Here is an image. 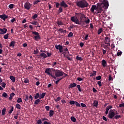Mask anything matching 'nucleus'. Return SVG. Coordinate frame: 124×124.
<instances>
[{
    "mask_svg": "<svg viewBox=\"0 0 124 124\" xmlns=\"http://www.w3.org/2000/svg\"><path fill=\"white\" fill-rule=\"evenodd\" d=\"M80 105L82 107H87V106L86 105V104L84 103H81Z\"/></svg>",
    "mask_w": 124,
    "mask_h": 124,
    "instance_id": "obj_57",
    "label": "nucleus"
},
{
    "mask_svg": "<svg viewBox=\"0 0 124 124\" xmlns=\"http://www.w3.org/2000/svg\"><path fill=\"white\" fill-rule=\"evenodd\" d=\"M31 24H32V25H37V22L32 21V22H31Z\"/></svg>",
    "mask_w": 124,
    "mask_h": 124,
    "instance_id": "obj_53",
    "label": "nucleus"
},
{
    "mask_svg": "<svg viewBox=\"0 0 124 124\" xmlns=\"http://www.w3.org/2000/svg\"><path fill=\"white\" fill-rule=\"evenodd\" d=\"M59 31H60V32H62V33H66V30H62V29H60L59 30Z\"/></svg>",
    "mask_w": 124,
    "mask_h": 124,
    "instance_id": "obj_28",
    "label": "nucleus"
},
{
    "mask_svg": "<svg viewBox=\"0 0 124 124\" xmlns=\"http://www.w3.org/2000/svg\"><path fill=\"white\" fill-rule=\"evenodd\" d=\"M16 108H17V109H21V105L19 104H16Z\"/></svg>",
    "mask_w": 124,
    "mask_h": 124,
    "instance_id": "obj_35",
    "label": "nucleus"
},
{
    "mask_svg": "<svg viewBox=\"0 0 124 124\" xmlns=\"http://www.w3.org/2000/svg\"><path fill=\"white\" fill-rule=\"evenodd\" d=\"M56 8H59V7L60 5H61V3H59V2H55Z\"/></svg>",
    "mask_w": 124,
    "mask_h": 124,
    "instance_id": "obj_44",
    "label": "nucleus"
},
{
    "mask_svg": "<svg viewBox=\"0 0 124 124\" xmlns=\"http://www.w3.org/2000/svg\"><path fill=\"white\" fill-rule=\"evenodd\" d=\"M58 11L59 13H61V12L62 11V7H60Z\"/></svg>",
    "mask_w": 124,
    "mask_h": 124,
    "instance_id": "obj_48",
    "label": "nucleus"
},
{
    "mask_svg": "<svg viewBox=\"0 0 124 124\" xmlns=\"http://www.w3.org/2000/svg\"><path fill=\"white\" fill-rule=\"evenodd\" d=\"M77 85V84H76V83L74 82L69 85V89H70V88L72 89V88H75V87H76Z\"/></svg>",
    "mask_w": 124,
    "mask_h": 124,
    "instance_id": "obj_15",
    "label": "nucleus"
},
{
    "mask_svg": "<svg viewBox=\"0 0 124 124\" xmlns=\"http://www.w3.org/2000/svg\"><path fill=\"white\" fill-rule=\"evenodd\" d=\"M71 20L72 22L75 23V24H77L78 25H81V23L79 22V20L75 16H72L71 17Z\"/></svg>",
    "mask_w": 124,
    "mask_h": 124,
    "instance_id": "obj_5",
    "label": "nucleus"
},
{
    "mask_svg": "<svg viewBox=\"0 0 124 124\" xmlns=\"http://www.w3.org/2000/svg\"><path fill=\"white\" fill-rule=\"evenodd\" d=\"M15 45V42L14 41H12L10 44V47H14Z\"/></svg>",
    "mask_w": 124,
    "mask_h": 124,
    "instance_id": "obj_31",
    "label": "nucleus"
},
{
    "mask_svg": "<svg viewBox=\"0 0 124 124\" xmlns=\"http://www.w3.org/2000/svg\"><path fill=\"white\" fill-rule=\"evenodd\" d=\"M0 19H2L3 21H5V19H7L8 18V16L5 15H0Z\"/></svg>",
    "mask_w": 124,
    "mask_h": 124,
    "instance_id": "obj_13",
    "label": "nucleus"
},
{
    "mask_svg": "<svg viewBox=\"0 0 124 124\" xmlns=\"http://www.w3.org/2000/svg\"><path fill=\"white\" fill-rule=\"evenodd\" d=\"M98 105V102L96 100H94L93 103V106H94V107H97Z\"/></svg>",
    "mask_w": 124,
    "mask_h": 124,
    "instance_id": "obj_20",
    "label": "nucleus"
},
{
    "mask_svg": "<svg viewBox=\"0 0 124 124\" xmlns=\"http://www.w3.org/2000/svg\"><path fill=\"white\" fill-rule=\"evenodd\" d=\"M71 36H73V33H72V32H70L68 35V37H71Z\"/></svg>",
    "mask_w": 124,
    "mask_h": 124,
    "instance_id": "obj_43",
    "label": "nucleus"
},
{
    "mask_svg": "<svg viewBox=\"0 0 124 124\" xmlns=\"http://www.w3.org/2000/svg\"><path fill=\"white\" fill-rule=\"evenodd\" d=\"M102 65L103 66V67H105V66H107V62H106V61H105V60H103L102 61Z\"/></svg>",
    "mask_w": 124,
    "mask_h": 124,
    "instance_id": "obj_17",
    "label": "nucleus"
},
{
    "mask_svg": "<svg viewBox=\"0 0 124 124\" xmlns=\"http://www.w3.org/2000/svg\"><path fill=\"white\" fill-rule=\"evenodd\" d=\"M60 5L62 6V7H64V8L68 7V5L67 4L65 3V1H64V0H62L60 2Z\"/></svg>",
    "mask_w": 124,
    "mask_h": 124,
    "instance_id": "obj_9",
    "label": "nucleus"
},
{
    "mask_svg": "<svg viewBox=\"0 0 124 124\" xmlns=\"http://www.w3.org/2000/svg\"><path fill=\"white\" fill-rule=\"evenodd\" d=\"M37 16H38V15H37V14H35V15H34L33 16H32V19H33V20H34V19H36V18L37 17Z\"/></svg>",
    "mask_w": 124,
    "mask_h": 124,
    "instance_id": "obj_47",
    "label": "nucleus"
},
{
    "mask_svg": "<svg viewBox=\"0 0 124 124\" xmlns=\"http://www.w3.org/2000/svg\"><path fill=\"white\" fill-rule=\"evenodd\" d=\"M115 117V112L112 109H110L108 113L109 119H113Z\"/></svg>",
    "mask_w": 124,
    "mask_h": 124,
    "instance_id": "obj_7",
    "label": "nucleus"
},
{
    "mask_svg": "<svg viewBox=\"0 0 124 124\" xmlns=\"http://www.w3.org/2000/svg\"><path fill=\"white\" fill-rule=\"evenodd\" d=\"M77 80L79 81H83V78H77Z\"/></svg>",
    "mask_w": 124,
    "mask_h": 124,
    "instance_id": "obj_60",
    "label": "nucleus"
},
{
    "mask_svg": "<svg viewBox=\"0 0 124 124\" xmlns=\"http://www.w3.org/2000/svg\"><path fill=\"white\" fill-rule=\"evenodd\" d=\"M121 118V115H116L114 117V119H116V120H118V119Z\"/></svg>",
    "mask_w": 124,
    "mask_h": 124,
    "instance_id": "obj_50",
    "label": "nucleus"
},
{
    "mask_svg": "<svg viewBox=\"0 0 124 124\" xmlns=\"http://www.w3.org/2000/svg\"><path fill=\"white\" fill-rule=\"evenodd\" d=\"M101 79V76H99L96 77V80H100Z\"/></svg>",
    "mask_w": 124,
    "mask_h": 124,
    "instance_id": "obj_55",
    "label": "nucleus"
},
{
    "mask_svg": "<svg viewBox=\"0 0 124 124\" xmlns=\"http://www.w3.org/2000/svg\"><path fill=\"white\" fill-rule=\"evenodd\" d=\"M77 88H78L79 92H82V90H81V86H80V85H77Z\"/></svg>",
    "mask_w": 124,
    "mask_h": 124,
    "instance_id": "obj_40",
    "label": "nucleus"
},
{
    "mask_svg": "<svg viewBox=\"0 0 124 124\" xmlns=\"http://www.w3.org/2000/svg\"><path fill=\"white\" fill-rule=\"evenodd\" d=\"M14 109V108L13 107H11V110H10L9 111V114H11V113H12V112H13V110Z\"/></svg>",
    "mask_w": 124,
    "mask_h": 124,
    "instance_id": "obj_42",
    "label": "nucleus"
},
{
    "mask_svg": "<svg viewBox=\"0 0 124 124\" xmlns=\"http://www.w3.org/2000/svg\"><path fill=\"white\" fill-rule=\"evenodd\" d=\"M38 2H40V0H35L33 2V3H34V4H37V3H38Z\"/></svg>",
    "mask_w": 124,
    "mask_h": 124,
    "instance_id": "obj_51",
    "label": "nucleus"
},
{
    "mask_svg": "<svg viewBox=\"0 0 124 124\" xmlns=\"http://www.w3.org/2000/svg\"><path fill=\"white\" fill-rule=\"evenodd\" d=\"M76 59H77L78 61H83V58H82V57H79V56H77Z\"/></svg>",
    "mask_w": 124,
    "mask_h": 124,
    "instance_id": "obj_36",
    "label": "nucleus"
},
{
    "mask_svg": "<svg viewBox=\"0 0 124 124\" xmlns=\"http://www.w3.org/2000/svg\"><path fill=\"white\" fill-rule=\"evenodd\" d=\"M5 112H6V108H4L2 110V115H5Z\"/></svg>",
    "mask_w": 124,
    "mask_h": 124,
    "instance_id": "obj_30",
    "label": "nucleus"
},
{
    "mask_svg": "<svg viewBox=\"0 0 124 124\" xmlns=\"http://www.w3.org/2000/svg\"><path fill=\"white\" fill-rule=\"evenodd\" d=\"M8 35H9V34L8 33L6 34L4 36V39H7L8 38Z\"/></svg>",
    "mask_w": 124,
    "mask_h": 124,
    "instance_id": "obj_45",
    "label": "nucleus"
},
{
    "mask_svg": "<svg viewBox=\"0 0 124 124\" xmlns=\"http://www.w3.org/2000/svg\"><path fill=\"white\" fill-rule=\"evenodd\" d=\"M40 57L43 58V59H46V58H47V55L46 54L43 52L40 54Z\"/></svg>",
    "mask_w": 124,
    "mask_h": 124,
    "instance_id": "obj_16",
    "label": "nucleus"
},
{
    "mask_svg": "<svg viewBox=\"0 0 124 124\" xmlns=\"http://www.w3.org/2000/svg\"><path fill=\"white\" fill-rule=\"evenodd\" d=\"M61 100V97H58L57 98V99H55V101L56 102H58V101H60Z\"/></svg>",
    "mask_w": 124,
    "mask_h": 124,
    "instance_id": "obj_49",
    "label": "nucleus"
},
{
    "mask_svg": "<svg viewBox=\"0 0 124 124\" xmlns=\"http://www.w3.org/2000/svg\"><path fill=\"white\" fill-rule=\"evenodd\" d=\"M2 96H3L4 97H7V93H3Z\"/></svg>",
    "mask_w": 124,
    "mask_h": 124,
    "instance_id": "obj_52",
    "label": "nucleus"
},
{
    "mask_svg": "<svg viewBox=\"0 0 124 124\" xmlns=\"http://www.w3.org/2000/svg\"><path fill=\"white\" fill-rule=\"evenodd\" d=\"M34 54H36L38 53V49H36V50H34Z\"/></svg>",
    "mask_w": 124,
    "mask_h": 124,
    "instance_id": "obj_61",
    "label": "nucleus"
},
{
    "mask_svg": "<svg viewBox=\"0 0 124 124\" xmlns=\"http://www.w3.org/2000/svg\"><path fill=\"white\" fill-rule=\"evenodd\" d=\"M45 72L46 73V74H47V75H49L54 79H56V76H55V75H54V73H55V69L47 68L45 70Z\"/></svg>",
    "mask_w": 124,
    "mask_h": 124,
    "instance_id": "obj_3",
    "label": "nucleus"
},
{
    "mask_svg": "<svg viewBox=\"0 0 124 124\" xmlns=\"http://www.w3.org/2000/svg\"><path fill=\"white\" fill-rule=\"evenodd\" d=\"M39 102H40V99H36L35 101H34V104L35 105H37V104H38V103H39Z\"/></svg>",
    "mask_w": 124,
    "mask_h": 124,
    "instance_id": "obj_29",
    "label": "nucleus"
},
{
    "mask_svg": "<svg viewBox=\"0 0 124 124\" xmlns=\"http://www.w3.org/2000/svg\"><path fill=\"white\" fill-rule=\"evenodd\" d=\"M14 95H15V93H12L10 94V96L9 97V99L10 100H11L12 98L14 97Z\"/></svg>",
    "mask_w": 124,
    "mask_h": 124,
    "instance_id": "obj_21",
    "label": "nucleus"
},
{
    "mask_svg": "<svg viewBox=\"0 0 124 124\" xmlns=\"http://www.w3.org/2000/svg\"><path fill=\"white\" fill-rule=\"evenodd\" d=\"M2 84H1V86H2V87H3V88H4L5 87V86H6V84H5V83H1Z\"/></svg>",
    "mask_w": 124,
    "mask_h": 124,
    "instance_id": "obj_63",
    "label": "nucleus"
},
{
    "mask_svg": "<svg viewBox=\"0 0 124 124\" xmlns=\"http://www.w3.org/2000/svg\"><path fill=\"white\" fill-rule=\"evenodd\" d=\"M40 97V96L39 95V93H36V94L34 96V98L35 99H37L38 98H39Z\"/></svg>",
    "mask_w": 124,
    "mask_h": 124,
    "instance_id": "obj_26",
    "label": "nucleus"
},
{
    "mask_svg": "<svg viewBox=\"0 0 124 124\" xmlns=\"http://www.w3.org/2000/svg\"><path fill=\"white\" fill-rule=\"evenodd\" d=\"M76 102V101H71L69 102V103H70V105H74V104H75Z\"/></svg>",
    "mask_w": 124,
    "mask_h": 124,
    "instance_id": "obj_39",
    "label": "nucleus"
},
{
    "mask_svg": "<svg viewBox=\"0 0 124 124\" xmlns=\"http://www.w3.org/2000/svg\"><path fill=\"white\" fill-rule=\"evenodd\" d=\"M108 6H109L108 1L104 0L102 2L98 3L97 7L95 5H93L91 9V11L92 12H94V10H95L96 12L95 13L99 14V13H101V12L103 11V10L107 9Z\"/></svg>",
    "mask_w": 124,
    "mask_h": 124,
    "instance_id": "obj_1",
    "label": "nucleus"
},
{
    "mask_svg": "<svg viewBox=\"0 0 124 124\" xmlns=\"http://www.w3.org/2000/svg\"><path fill=\"white\" fill-rule=\"evenodd\" d=\"M37 124H42V121H41V120H39L37 122Z\"/></svg>",
    "mask_w": 124,
    "mask_h": 124,
    "instance_id": "obj_58",
    "label": "nucleus"
},
{
    "mask_svg": "<svg viewBox=\"0 0 124 124\" xmlns=\"http://www.w3.org/2000/svg\"><path fill=\"white\" fill-rule=\"evenodd\" d=\"M122 51H119V52H118L117 53V56H121V55H122Z\"/></svg>",
    "mask_w": 124,
    "mask_h": 124,
    "instance_id": "obj_59",
    "label": "nucleus"
},
{
    "mask_svg": "<svg viewBox=\"0 0 124 124\" xmlns=\"http://www.w3.org/2000/svg\"><path fill=\"white\" fill-rule=\"evenodd\" d=\"M107 46H108V45H105L104 44H102V47L103 48H104V49H106L107 50H109L110 48L107 47Z\"/></svg>",
    "mask_w": 124,
    "mask_h": 124,
    "instance_id": "obj_18",
    "label": "nucleus"
},
{
    "mask_svg": "<svg viewBox=\"0 0 124 124\" xmlns=\"http://www.w3.org/2000/svg\"><path fill=\"white\" fill-rule=\"evenodd\" d=\"M24 82L25 84H27V83H29V82H30V80H29V79H28L27 78H25L24 79Z\"/></svg>",
    "mask_w": 124,
    "mask_h": 124,
    "instance_id": "obj_37",
    "label": "nucleus"
},
{
    "mask_svg": "<svg viewBox=\"0 0 124 124\" xmlns=\"http://www.w3.org/2000/svg\"><path fill=\"white\" fill-rule=\"evenodd\" d=\"M71 120L74 123H75L76 122V118H75V117H74V116H72L71 117Z\"/></svg>",
    "mask_w": 124,
    "mask_h": 124,
    "instance_id": "obj_32",
    "label": "nucleus"
},
{
    "mask_svg": "<svg viewBox=\"0 0 124 124\" xmlns=\"http://www.w3.org/2000/svg\"><path fill=\"white\" fill-rule=\"evenodd\" d=\"M75 104L77 107H81V105H80V104H79V103L77 101H76Z\"/></svg>",
    "mask_w": 124,
    "mask_h": 124,
    "instance_id": "obj_41",
    "label": "nucleus"
},
{
    "mask_svg": "<svg viewBox=\"0 0 124 124\" xmlns=\"http://www.w3.org/2000/svg\"><path fill=\"white\" fill-rule=\"evenodd\" d=\"M46 54L47 55V57H50L52 55L51 53H49L48 52L46 53Z\"/></svg>",
    "mask_w": 124,
    "mask_h": 124,
    "instance_id": "obj_62",
    "label": "nucleus"
},
{
    "mask_svg": "<svg viewBox=\"0 0 124 124\" xmlns=\"http://www.w3.org/2000/svg\"><path fill=\"white\" fill-rule=\"evenodd\" d=\"M31 4L29 2H27L24 4V8H25V9L29 10L31 9Z\"/></svg>",
    "mask_w": 124,
    "mask_h": 124,
    "instance_id": "obj_8",
    "label": "nucleus"
},
{
    "mask_svg": "<svg viewBox=\"0 0 124 124\" xmlns=\"http://www.w3.org/2000/svg\"><path fill=\"white\" fill-rule=\"evenodd\" d=\"M77 6L80 8H85V7H88L89 4L85 0H82L81 1H77L76 2Z\"/></svg>",
    "mask_w": 124,
    "mask_h": 124,
    "instance_id": "obj_2",
    "label": "nucleus"
},
{
    "mask_svg": "<svg viewBox=\"0 0 124 124\" xmlns=\"http://www.w3.org/2000/svg\"><path fill=\"white\" fill-rule=\"evenodd\" d=\"M9 8H10L11 9H12V8H13L14 7V4H11L9 5Z\"/></svg>",
    "mask_w": 124,
    "mask_h": 124,
    "instance_id": "obj_46",
    "label": "nucleus"
},
{
    "mask_svg": "<svg viewBox=\"0 0 124 124\" xmlns=\"http://www.w3.org/2000/svg\"><path fill=\"white\" fill-rule=\"evenodd\" d=\"M23 100H22V98H18L17 100V103H21V102H22Z\"/></svg>",
    "mask_w": 124,
    "mask_h": 124,
    "instance_id": "obj_34",
    "label": "nucleus"
},
{
    "mask_svg": "<svg viewBox=\"0 0 124 124\" xmlns=\"http://www.w3.org/2000/svg\"><path fill=\"white\" fill-rule=\"evenodd\" d=\"M119 107H124V103L120 104Z\"/></svg>",
    "mask_w": 124,
    "mask_h": 124,
    "instance_id": "obj_64",
    "label": "nucleus"
},
{
    "mask_svg": "<svg viewBox=\"0 0 124 124\" xmlns=\"http://www.w3.org/2000/svg\"><path fill=\"white\" fill-rule=\"evenodd\" d=\"M45 108L46 109V111H49V110H50V107L46 106Z\"/></svg>",
    "mask_w": 124,
    "mask_h": 124,
    "instance_id": "obj_56",
    "label": "nucleus"
},
{
    "mask_svg": "<svg viewBox=\"0 0 124 124\" xmlns=\"http://www.w3.org/2000/svg\"><path fill=\"white\" fill-rule=\"evenodd\" d=\"M104 42L105 44H107L108 46H110V38H109L108 37H106L105 38Z\"/></svg>",
    "mask_w": 124,
    "mask_h": 124,
    "instance_id": "obj_10",
    "label": "nucleus"
},
{
    "mask_svg": "<svg viewBox=\"0 0 124 124\" xmlns=\"http://www.w3.org/2000/svg\"><path fill=\"white\" fill-rule=\"evenodd\" d=\"M56 23L58 26H63V23L61 21H58Z\"/></svg>",
    "mask_w": 124,
    "mask_h": 124,
    "instance_id": "obj_24",
    "label": "nucleus"
},
{
    "mask_svg": "<svg viewBox=\"0 0 124 124\" xmlns=\"http://www.w3.org/2000/svg\"><path fill=\"white\" fill-rule=\"evenodd\" d=\"M10 79L12 81L13 83H15L16 79L14 76H10Z\"/></svg>",
    "mask_w": 124,
    "mask_h": 124,
    "instance_id": "obj_22",
    "label": "nucleus"
},
{
    "mask_svg": "<svg viewBox=\"0 0 124 124\" xmlns=\"http://www.w3.org/2000/svg\"><path fill=\"white\" fill-rule=\"evenodd\" d=\"M108 112H109V108H107L106 109L105 114L107 115L108 114Z\"/></svg>",
    "mask_w": 124,
    "mask_h": 124,
    "instance_id": "obj_54",
    "label": "nucleus"
},
{
    "mask_svg": "<svg viewBox=\"0 0 124 124\" xmlns=\"http://www.w3.org/2000/svg\"><path fill=\"white\" fill-rule=\"evenodd\" d=\"M0 34H4L5 33H6V31H7V29L5 28L0 29Z\"/></svg>",
    "mask_w": 124,
    "mask_h": 124,
    "instance_id": "obj_12",
    "label": "nucleus"
},
{
    "mask_svg": "<svg viewBox=\"0 0 124 124\" xmlns=\"http://www.w3.org/2000/svg\"><path fill=\"white\" fill-rule=\"evenodd\" d=\"M103 31V30L102 28H100L99 29H98V31H97L98 34H100V33H101V32H102Z\"/></svg>",
    "mask_w": 124,
    "mask_h": 124,
    "instance_id": "obj_33",
    "label": "nucleus"
},
{
    "mask_svg": "<svg viewBox=\"0 0 124 124\" xmlns=\"http://www.w3.org/2000/svg\"><path fill=\"white\" fill-rule=\"evenodd\" d=\"M84 22L86 23V24H90V19H89L88 17H86V18H85Z\"/></svg>",
    "mask_w": 124,
    "mask_h": 124,
    "instance_id": "obj_27",
    "label": "nucleus"
},
{
    "mask_svg": "<svg viewBox=\"0 0 124 124\" xmlns=\"http://www.w3.org/2000/svg\"><path fill=\"white\" fill-rule=\"evenodd\" d=\"M46 95V93H43L40 96L39 99H41L42 98H44V96Z\"/></svg>",
    "mask_w": 124,
    "mask_h": 124,
    "instance_id": "obj_23",
    "label": "nucleus"
},
{
    "mask_svg": "<svg viewBox=\"0 0 124 124\" xmlns=\"http://www.w3.org/2000/svg\"><path fill=\"white\" fill-rule=\"evenodd\" d=\"M84 19H87V17L85 16V15L84 14H82L80 17V21L81 23L83 22V20H84Z\"/></svg>",
    "mask_w": 124,
    "mask_h": 124,
    "instance_id": "obj_14",
    "label": "nucleus"
},
{
    "mask_svg": "<svg viewBox=\"0 0 124 124\" xmlns=\"http://www.w3.org/2000/svg\"><path fill=\"white\" fill-rule=\"evenodd\" d=\"M54 73H55V77L57 78V77H61V76H67V75L65 74L64 72H63L62 71L59 70H54Z\"/></svg>",
    "mask_w": 124,
    "mask_h": 124,
    "instance_id": "obj_4",
    "label": "nucleus"
},
{
    "mask_svg": "<svg viewBox=\"0 0 124 124\" xmlns=\"http://www.w3.org/2000/svg\"><path fill=\"white\" fill-rule=\"evenodd\" d=\"M33 34H34L35 36H34V40H38L40 38V36L39 35V33L36 32V31H33L32 32Z\"/></svg>",
    "mask_w": 124,
    "mask_h": 124,
    "instance_id": "obj_6",
    "label": "nucleus"
},
{
    "mask_svg": "<svg viewBox=\"0 0 124 124\" xmlns=\"http://www.w3.org/2000/svg\"><path fill=\"white\" fill-rule=\"evenodd\" d=\"M83 14L82 13H76L75 14V16H76L77 17H78V18H80L81 16Z\"/></svg>",
    "mask_w": 124,
    "mask_h": 124,
    "instance_id": "obj_25",
    "label": "nucleus"
},
{
    "mask_svg": "<svg viewBox=\"0 0 124 124\" xmlns=\"http://www.w3.org/2000/svg\"><path fill=\"white\" fill-rule=\"evenodd\" d=\"M96 76V71H93V73H90V77H93Z\"/></svg>",
    "mask_w": 124,
    "mask_h": 124,
    "instance_id": "obj_19",
    "label": "nucleus"
},
{
    "mask_svg": "<svg viewBox=\"0 0 124 124\" xmlns=\"http://www.w3.org/2000/svg\"><path fill=\"white\" fill-rule=\"evenodd\" d=\"M54 115V111L50 110L49 111V117H52Z\"/></svg>",
    "mask_w": 124,
    "mask_h": 124,
    "instance_id": "obj_38",
    "label": "nucleus"
},
{
    "mask_svg": "<svg viewBox=\"0 0 124 124\" xmlns=\"http://www.w3.org/2000/svg\"><path fill=\"white\" fill-rule=\"evenodd\" d=\"M55 48H56L57 50H59L60 53L62 52V46L61 45H56L55 46Z\"/></svg>",
    "mask_w": 124,
    "mask_h": 124,
    "instance_id": "obj_11",
    "label": "nucleus"
}]
</instances>
